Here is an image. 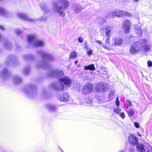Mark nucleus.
<instances>
[{
  "mask_svg": "<svg viewBox=\"0 0 152 152\" xmlns=\"http://www.w3.org/2000/svg\"><path fill=\"white\" fill-rule=\"evenodd\" d=\"M133 1L135 2H138L139 1V0H133Z\"/></svg>",
  "mask_w": 152,
  "mask_h": 152,
  "instance_id": "nucleus-48",
  "label": "nucleus"
},
{
  "mask_svg": "<svg viewBox=\"0 0 152 152\" xmlns=\"http://www.w3.org/2000/svg\"><path fill=\"white\" fill-rule=\"evenodd\" d=\"M84 69L85 70H95L94 65V64H89L88 66H85L84 67Z\"/></svg>",
  "mask_w": 152,
  "mask_h": 152,
  "instance_id": "nucleus-21",
  "label": "nucleus"
},
{
  "mask_svg": "<svg viewBox=\"0 0 152 152\" xmlns=\"http://www.w3.org/2000/svg\"><path fill=\"white\" fill-rule=\"evenodd\" d=\"M4 12V10L3 8L0 7V14H2Z\"/></svg>",
  "mask_w": 152,
  "mask_h": 152,
  "instance_id": "nucleus-42",
  "label": "nucleus"
},
{
  "mask_svg": "<svg viewBox=\"0 0 152 152\" xmlns=\"http://www.w3.org/2000/svg\"><path fill=\"white\" fill-rule=\"evenodd\" d=\"M112 30V27L109 26L105 27L103 28V32L104 33L106 36H110Z\"/></svg>",
  "mask_w": 152,
  "mask_h": 152,
  "instance_id": "nucleus-15",
  "label": "nucleus"
},
{
  "mask_svg": "<svg viewBox=\"0 0 152 152\" xmlns=\"http://www.w3.org/2000/svg\"><path fill=\"white\" fill-rule=\"evenodd\" d=\"M77 62H78V61L77 60L75 61V64H76L77 63Z\"/></svg>",
  "mask_w": 152,
  "mask_h": 152,
  "instance_id": "nucleus-52",
  "label": "nucleus"
},
{
  "mask_svg": "<svg viewBox=\"0 0 152 152\" xmlns=\"http://www.w3.org/2000/svg\"><path fill=\"white\" fill-rule=\"evenodd\" d=\"M134 125L137 128H139L140 127V124L137 122H134Z\"/></svg>",
  "mask_w": 152,
  "mask_h": 152,
  "instance_id": "nucleus-41",
  "label": "nucleus"
},
{
  "mask_svg": "<svg viewBox=\"0 0 152 152\" xmlns=\"http://www.w3.org/2000/svg\"><path fill=\"white\" fill-rule=\"evenodd\" d=\"M77 56V53L75 52L71 53L69 57L70 58H75Z\"/></svg>",
  "mask_w": 152,
  "mask_h": 152,
  "instance_id": "nucleus-28",
  "label": "nucleus"
},
{
  "mask_svg": "<svg viewBox=\"0 0 152 152\" xmlns=\"http://www.w3.org/2000/svg\"><path fill=\"white\" fill-rule=\"evenodd\" d=\"M129 143L133 145H137L138 142L137 138L133 134H131L129 137Z\"/></svg>",
  "mask_w": 152,
  "mask_h": 152,
  "instance_id": "nucleus-11",
  "label": "nucleus"
},
{
  "mask_svg": "<svg viewBox=\"0 0 152 152\" xmlns=\"http://www.w3.org/2000/svg\"><path fill=\"white\" fill-rule=\"evenodd\" d=\"M96 20L99 23L101 24H104V23L105 21L104 19L100 17H98L96 19Z\"/></svg>",
  "mask_w": 152,
  "mask_h": 152,
  "instance_id": "nucleus-27",
  "label": "nucleus"
},
{
  "mask_svg": "<svg viewBox=\"0 0 152 152\" xmlns=\"http://www.w3.org/2000/svg\"><path fill=\"white\" fill-rule=\"evenodd\" d=\"M124 15L127 16H130L131 15V14L128 12H124Z\"/></svg>",
  "mask_w": 152,
  "mask_h": 152,
  "instance_id": "nucleus-37",
  "label": "nucleus"
},
{
  "mask_svg": "<svg viewBox=\"0 0 152 152\" xmlns=\"http://www.w3.org/2000/svg\"><path fill=\"white\" fill-rule=\"evenodd\" d=\"M83 9L80 5H77L76 7L75 11L76 13H78L80 12Z\"/></svg>",
  "mask_w": 152,
  "mask_h": 152,
  "instance_id": "nucleus-26",
  "label": "nucleus"
},
{
  "mask_svg": "<svg viewBox=\"0 0 152 152\" xmlns=\"http://www.w3.org/2000/svg\"><path fill=\"white\" fill-rule=\"evenodd\" d=\"M135 31L138 36H140L142 35V31L139 26H136L135 28Z\"/></svg>",
  "mask_w": 152,
  "mask_h": 152,
  "instance_id": "nucleus-20",
  "label": "nucleus"
},
{
  "mask_svg": "<svg viewBox=\"0 0 152 152\" xmlns=\"http://www.w3.org/2000/svg\"><path fill=\"white\" fill-rule=\"evenodd\" d=\"M131 27V23L129 20H126L123 23V28L126 33H128Z\"/></svg>",
  "mask_w": 152,
  "mask_h": 152,
  "instance_id": "nucleus-9",
  "label": "nucleus"
},
{
  "mask_svg": "<svg viewBox=\"0 0 152 152\" xmlns=\"http://www.w3.org/2000/svg\"><path fill=\"white\" fill-rule=\"evenodd\" d=\"M107 84L104 83H101L96 86L97 90L100 92H105L107 89Z\"/></svg>",
  "mask_w": 152,
  "mask_h": 152,
  "instance_id": "nucleus-8",
  "label": "nucleus"
},
{
  "mask_svg": "<svg viewBox=\"0 0 152 152\" xmlns=\"http://www.w3.org/2000/svg\"><path fill=\"white\" fill-rule=\"evenodd\" d=\"M137 134H138V135L139 136H140V137H141V135H140V134L139 133V132H137Z\"/></svg>",
  "mask_w": 152,
  "mask_h": 152,
  "instance_id": "nucleus-51",
  "label": "nucleus"
},
{
  "mask_svg": "<svg viewBox=\"0 0 152 152\" xmlns=\"http://www.w3.org/2000/svg\"><path fill=\"white\" fill-rule=\"evenodd\" d=\"M0 29L2 30H5V28L3 26L1 25H0Z\"/></svg>",
  "mask_w": 152,
  "mask_h": 152,
  "instance_id": "nucleus-44",
  "label": "nucleus"
},
{
  "mask_svg": "<svg viewBox=\"0 0 152 152\" xmlns=\"http://www.w3.org/2000/svg\"><path fill=\"white\" fill-rule=\"evenodd\" d=\"M24 70H25V74H26L28 73V68H27V69H25Z\"/></svg>",
  "mask_w": 152,
  "mask_h": 152,
  "instance_id": "nucleus-45",
  "label": "nucleus"
},
{
  "mask_svg": "<svg viewBox=\"0 0 152 152\" xmlns=\"http://www.w3.org/2000/svg\"><path fill=\"white\" fill-rule=\"evenodd\" d=\"M121 111V109L119 107L116 108L115 109L113 110L114 112L118 114H119Z\"/></svg>",
  "mask_w": 152,
  "mask_h": 152,
  "instance_id": "nucleus-32",
  "label": "nucleus"
},
{
  "mask_svg": "<svg viewBox=\"0 0 152 152\" xmlns=\"http://www.w3.org/2000/svg\"><path fill=\"white\" fill-rule=\"evenodd\" d=\"M128 114L129 116H132L134 113V112L132 110H129L128 112Z\"/></svg>",
  "mask_w": 152,
  "mask_h": 152,
  "instance_id": "nucleus-34",
  "label": "nucleus"
},
{
  "mask_svg": "<svg viewBox=\"0 0 152 152\" xmlns=\"http://www.w3.org/2000/svg\"><path fill=\"white\" fill-rule=\"evenodd\" d=\"M96 42L98 43L99 45H102V47L108 50H111L112 49L111 48L109 47L106 46L105 44L103 43V42H102L101 41L96 40Z\"/></svg>",
  "mask_w": 152,
  "mask_h": 152,
  "instance_id": "nucleus-19",
  "label": "nucleus"
},
{
  "mask_svg": "<svg viewBox=\"0 0 152 152\" xmlns=\"http://www.w3.org/2000/svg\"><path fill=\"white\" fill-rule=\"evenodd\" d=\"M148 66V67L152 66V62L150 61H148L147 62Z\"/></svg>",
  "mask_w": 152,
  "mask_h": 152,
  "instance_id": "nucleus-38",
  "label": "nucleus"
},
{
  "mask_svg": "<svg viewBox=\"0 0 152 152\" xmlns=\"http://www.w3.org/2000/svg\"><path fill=\"white\" fill-rule=\"evenodd\" d=\"M28 43L35 46H42L44 45L43 42L40 40H38L36 36L34 35H28L27 38Z\"/></svg>",
  "mask_w": 152,
  "mask_h": 152,
  "instance_id": "nucleus-4",
  "label": "nucleus"
},
{
  "mask_svg": "<svg viewBox=\"0 0 152 152\" xmlns=\"http://www.w3.org/2000/svg\"><path fill=\"white\" fill-rule=\"evenodd\" d=\"M91 99H90L89 101V102H87V103H90L91 102Z\"/></svg>",
  "mask_w": 152,
  "mask_h": 152,
  "instance_id": "nucleus-50",
  "label": "nucleus"
},
{
  "mask_svg": "<svg viewBox=\"0 0 152 152\" xmlns=\"http://www.w3.org/2000/svg\"><path fill=\"white\" fill-rule=\"evenodd\" d=\"M15 33L17 34H20L21 33V31L18 28H16L15 30Z\"/></svg>",
  "mask_w": 152,
  "mask_h": 152,
  "instance_id": "nucleus-40",
  "label": "nucleus"
},
{
  "mask_svg": "<svg viewBox=\"0 0 152 152\" xmlns=\"http://www.w3.org/2000/svg\"><path fill=\"white\" fill-rule=\"evenodd\" d=\"M124 12L121 10H117L113 12L111 14H110L108 17L109 18H111L113 16L121 17L124 15Z\"/></svg>",
  "mask_w": 152,
  "mask_h": 152,
  "instance_id": "nucleus-14",
  "label": "nucleus"
},
{
  "mask_svg": "<svg viewBox=\"0 0 152 152\" xmlns=\"http://www.w3.org/2000/svg\"><path fill=\"white\" fill-rule=\"evenodd\" d=\"M141 43L135 42L132 45L130 49V52L131 54H135L141 50Z\"/></svg>",
  "mask_w": 152,
  "mask_h": 152,
  "instance_id": "nucleus-5",
  "label": "nucleus"
},
{
  "mask_svg": "<svg viewBox=\"0 0 152 152\" xmlns=\"http://www.w3.org/2000/svg\"><path fill=\"white\" fill-rule=\"evenodd\" d=\"M134 38V37L133 36H131L130 37H128L126 38L125 40V42L126 43H129L131 42L132 41V39Z\"/></svg>",
  "mask_w": 152,
  "mask_h": 152,
  "instance_id": "nucleus-24",
  "label": "nucleus"
},
{
  "mask_svg": "<svg viewBox=\"0 0 152 152\" xmlns=\"http://www.w3.org/2000/svg\"><path fill=\"white\" fill-rule=\"evenodd\" d=\"M147 152H150L149 151H147Z\"/></svg>",
  "mask_w": 152,
  "mask_h": 152,
  "instance_id": "nucleus-54",
  "label": "nucleus"
},
{
  "mask_svg": "<svg viewBox=\"0 0 152 152\" xmlns=\"http://www.w3.org/2000/svg\"><path fill=\"white\" fill-rule=\"evenodd\" d=\"M93 88V85L89 83L86 84L83 87L82 91L83 94H87L91 92Z\"/></svg>",
  "mask_w": 152,
  "mask_h": 152,
  "instance_id": "nucleus-7",
  "label": "nucleus"
},
{
  "mask_svg": "<svg viewBox=\"0 0 152 152\" xmlns=\"http://www.w3.org/2000/svg\"><path fill=\"white\" fill-rule=\"evenodd\" d=\"M134 149V147L131 148L130 149L129 152H135Z\"/></svg>",
  "mask_w": 152,
  "mask_h": 152,
  "instance_id": "nucleus-43",
  "label": "nucleus"
},
{
  "mask_svg": "<svg viewBox=\"0 0 152 152\" xmlns=\"http://www.w3.org/2000/svg\"><path fill=\"white\" fill-rule=\"evenodd\" d=\"M63 72L61 70H55L51 72L50 76L58 78L60 81L69 87L71 84V80L68 77H63Z\"/></svg>",
  "mask_w": 152,
  "mask_h": 152,
  "instance_id": "nucleus-1",
  "label": "nucleus"
},
{
  "mask_svg": "<svg viewBox=\"0 0 152 152\" xmlns=\"http://www.w3.org/2000/svg\"><path fill=\"white\" fill-rule=\"evenodd\" d=\"M123 42L122 39L120 38H116L114 41V44L115 45H120Z\"/></svg>",
  "mask_w": 152,
  "mask_h": 152,
  "instance_id": "nucleus-22",
  "label": "nucleus"
},
{
  "mask_svg": "<svg viewBox=\"0 0 152 152\" xmlns=\"http://www.w3.org/2000/svg\"><path fill=\"white\" fill-rule=\"evenodd\" d=\"M51 86L52 88L56 90H59L61 91L63 90L64 88V85L61 83H60V86H59V83H53Z\"/></svg>",
  "mask_w": 152,
  "mask_h": 152,
  "instance_id": "nucleus-12",
  "label": "nucleus"
},
{
  "mask_svg": "<svg viewBox=\"0 0 152 152\" xmlns=\"http://www.w3.org/2000/svg\"><path fill=\"white\" fill-rule=\"evenodd\" d=\"M115 104L118 107L119 106L120 104V102L119 100V98L117 97L116 99Z\"/></svg>",
  "mask_w": 152,
  "mask_h": 152,
  "instance_id": "nucleus-33",
  "label": "nucleus"
},
{
  "mask_svg": "<svg viewBox=\"0 0 152 152\" xmlns=\"http://www.w3.org/2000/svg\"><path fill=\"white\" fill-rule=\"evenodd\" d=\"M120 152H124V151L123 150H121L120 151Z\"/></svg>",
  "mask_w": 152,
  "mask_h": 152,
  "instance_id": "nucleus-53",
  "label": "nucleus"
},
{
  "mask_svg": "<svg viewBox=\"0 0 152 152\" xmlns=\"http://www.w3.org/2000/svg\"><path fill=\"white\" fill-rule=\"evenodd\" d=\"M115 94V91L112 90L110 91L109 95V97L110 99H113L114 97L113 96V95Z\"/></svg>",
  "mask_w": 152,
  "mask_h": 152,
  "instance_id": "nucleus-29",
  "label": "nucleus"
},
{
  "mask_svg": "<svg viewBox=\"0 0 152 152\" xmlns=\"http://www.w3.org/2000/svg\"><path fill=\"white\" fill-rule=\"evenodd\" d=\"M128 104L129 106H131L132 105L131 102L130 101H128Z\"/></svg>",
  "mask_w": 152,
  "mask_h": 152,
  "instance_id": "nucleus-47",
  "label": "nucleus"
},
{
  "mask_svg": "<svg viewBox=\"0 0 152 152\" xmlns=\"http://www.w3.org/2000/svg\"><path fill=\"white\" fill-rule=\"evenodd\" d=\"M120 117L123 119L125 117V113L124 112H121L120 114Z\"/></svg>",
  "mask_w": 152,
  "mask_h": 152,
  "instance_id": "nucleus-35",
  "label": "nucleus"
},
{
  "mask_svg": "<svg viewBox=\"0 0 152 152\" xmlns=\"http://www.w3.org/2000/svg\"><path fill=\"white\" fill-rule=\"evenodd\" d=\"M8 44V45H10V43L9 42H7V44H6V46H7V45Z\"/></svg>",
  "mask_w": 152,
  "mask_h": 152,
  "instance_id": "nucleus-49",
  "label": "nucleus"
},
{
  "mask_svg": "<svg viewBox=\"0 0 152 152\" xmlns=\"http://www.w3.org/2000/svg\"><path fill=\"white\" fill-rule=\"evenodd\" d=\"M41 54L43 61L40 63L38 67L48 68L49 66L48 62L53 61L55 58L53 57L44 52H41Z\"/></svg>",
  "mask_w": 152,
  "mask_h": 152,
  "instance_id": "nucleus-3",
  "label": "nucleus"
},
{
  "mask_svg": "<svg viewBox=\"0 0 152 152\" xmlns=\"http://www.w3.org/2000/svg\"><path fill=\"white\" fill-rule=\"evenodd\" d=\"M8 76L9 74L7 69H4L3 71L0 72V77L3 79L8 77Z\"/></svg>",
  "mask_w": 152,
  "mask_h": 152,
  "instance_id": "nucleus-16",
  "label": "nucleus"
},
{
  "mask_svg": "<svg viewBox=\"0 0 152 152\" xmlns=\"http://www.w3.org/2000/svg\"><path fill=\"white\" fill-rule=\"evenodd\" d=\"M34 86H30L29 87L26 88L24 90V91L27 93H29L30 92L32 91Z\"/></svg>",
  "mask_w": 152,
  "mask_h": 152,
  "instance_id": "nucleus-25",
  "label": "nucleus"
},
{
  "mask_svg": "<svg viewBox=\"0 0 152 152\" xmlns=\"http://www.w3.org/2000/svg\"><path fill=\"white\" fill-rule=\"evenodd\" d=\"M78 41L80 43H82L83 41V38L81 37H78Z\"/></svg>",
  "mask_w": 152,
  "mask_h": 152,
  "instance_id": "nucleus-36",
  "label": "nucleus"
},
{
  "mask_svg": "<svg viewBox=\"0 0 152 152\" xmlns=\"http://www.w3.org/2000/svg\"><path fill=\"white\" fill-rule=\"evenodd\" d=\"M47 108L51 112H53L56 109V107L52 104H48L47 105Z\"/></svg>",
  "mask_w": 152,
  "mask_h": 152,
  "instance_id": "nucleus-23",
  "label": "nucleus"
},
{
  "mask_svg": "<svg viewBox=\"0 0 152 152\" xmlns=\"http://www.w3.org/2000/svg\"><path fill=\"white\" fill-rule=\"evenodd\" d=\"M136 148L138 152H145V150L144 148V145L143 144L140 143L137 145Z\"/></svg>",
  "mask_w": 152,
  "mask_h": 152,
  "instance_id": "nucleus-18",
  "label": "nucleus"
},
{
  "mask_svg": "<svg viewBox=\"0 0 152 152\" xmlns=\"http://www.w3.org/2000/svg\"><path fill=\"white\" fill-rule=\"evenodd\" d=\"M102 74L104 75V76H107V71L106 69L105 68H103L102 69Z\"/></svg>",
  "mask_w": 152,
  "mask_h": 152,
  "instance_id": "nucleus-30",
  "label": "nucleus"
},
{
  "mask_svg": "<svg viewBox=\"0 0 152 152\" xmlns=\"http://www.w3.org/2000/svg\"><path fill=\"white\" fill-rule=\"evenodd\" d=\"M141 50L145 53H147L151 49V45L150 44H147L148 41L145 39H142L141 42Z\"/></svg>",
  "mask_w": 152,
  "mask_h": 152,
  "instance_id": "nucleus-6",
  "label": "nucleus"
},
{
  "mask_svg": "<svg viewBox=\"0 0 152 152\" xmlns=\"http://www.w3.org/2000/svg\"><path fill=\"white\" fill-rule=\"evenodd\" d=\"M87 53L89 56H91L92 54V50L91 49H90L87 51Z\"/></svg>",
  "mask_w": 152,
  "mask_h": 152,
  "instance_id": "nucleus-39",
  "label": "nucleus"
},
{
  "mask_svg": "<svg viewBox=\"0 0 152 152\" xmlns=\"http://www.w3.org/2000/svg\"><path fill=\"white\" fill-rule=\"evenodd\" d=\"M58 99L61 102H67L69 99V95L66 92H64L63 94L60 95Z\"/></svg>",
  "mask_w": 152,
  "mask_h": 152,
  "instance_id": "nucleus-10",
  "label": "nucleus"
},
{
  "mask_svg": "<svg viewBox=\"0 0 152 152\" xmlns=\"http://www.w3.org/2000/svg\"><path fill=\"white\" fill-rule=\"evenodd\" d=\"M107 38H106L105 41V44L107 45H109L110 43V36H106Z\"/></svg>",
  "mask_w": 152,
  "mask_h": 152,
  "instance_id": "nucleus-31",
  "label": "nucleus"
},
{
  "mask_svg": "<svg viewBox=\"0 0 152 152\" xmlns=\"http://www.w3.org/2000/svg\"><path fill=\"white\" fill-rule=\"evenodd\" d=\"M59 4L60 6L56 4L54 5L53 7L54 10L56 12L58 13L60 16L64 17L65 15L64 10L68 7L69 2L66 0H61L59 2L58 5Z\"/></svg>",
  "mask_w": 152,
  "mask_h": 152,
  "instance_id": "nucleus-2",
  "label": "nucleus"
},
{
  "mask_svg": "<svg viewBox=\"0 0 152 152\" xmlns=\"http://www.w3.org/2000/svg\"><path fill=\"white\" fill-rule=\"evenodd\" d=\"M22 81V79L21 78L19 77L18 76H14L12 80L13 83L15 84H18L20 83Z\"/></svg>",
  "mask_w": 152,
  "mask_h": 152,
  "instance_id": "nucleus-17",
  "label": "nucleus"
},
{
  "mask_svg": "<svg viewBox=\"0 0 152 152\" xmlns=\"http://www.w3.org/2000/svg\"><path fill=\"white\" fill-rule=\"evenodd\" d=\"M18 17L21 19L29 22H33L34 20L31 19L26 16L25 15L21 13H19L18 14Z\"/></svg>",
  "mask_w": 152,
  "mask_h": 152,
  "instance_id": "nucleus-13",
  "label": "nucleus"
},
{
  "mask_svg": "<svg viewBox=\"0 0 152 152\" xmlns=\"http://www.w3.org/2000/svg\"><path fill=\"white\" fill-rule=\"evenodd\" d=\"M41 8L42 10H45V9H46V7L44 6L43 7H41Z\"/></svg>",
  "mask_w": 152,
  "mask_h": 152,
  "instance_id": "nucleus-46",
  "label": "nucleus"
}]
</instances>
